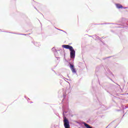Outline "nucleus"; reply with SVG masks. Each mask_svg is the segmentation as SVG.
<instances>
[{"label": "nucleus", "instance_id": "obj_1", "mask_svg": "<svg viewBox=\"0 0 128 128\" xmlns=\"http://www.w3.org/2000/svg\"><path fill=\"white\" fill-rule=\"evenodd\" d=\"M62 116H63V122H64V124L65 128H70V121H68V119L66 117V115H64V114H68V106H65L64 105L62 107Z\"/></svg>", "mask_w": 128, "mask_h": 128}, {"label": "nucleus", "instance_id": "obj_2", "mask_svg": "<svg viewBox=\"0 0 128 128\" xmlns=\"http://www.w3.org/2000/svg\"><path fill=\"white\" fill-rule=\"evenodd\" d=\"M62 48H66V50H69L70 52V58L74 59L76 58V50L74 49L72 46L67 44L62 45Z\"/></svg>", "mask_w": 128, "mask_h": 128}, {"label": "nucleus", "instance_id": "obj_3", "mask_svg": "<svg viewBox=\"0 0 128 128\" xmlns=\"http://www.w3.org/2000/svg\"><path fill=\"white\" fill-rule=\"evenodd\" d=\"M105 70L106 72V76H108V78H114V74H112V73L110 72V69L106 68V69Z\"/></svg>", "mask_w": 128, "mask_h": 128}, {"label": "nucleus", "instance_id": "obj_4", "mask_svg": "<svg viewBox=\"0 0 128 128\" xmlns=\"http://www.w3.org/2000/svg\"><path fill=\"white\" fill-rule=\"evenodd\" d=\"M60 51L62 52V50L60 49V50H56V49L55 48H52V52H54V56H55L56 58H60L56 57V56H58V52H60Z\"/></svg>", "mask_w": 128, "mask_h": 128}, {"label": "nucleus", "instance_id": "obj_5", "mask_svg": "<svg viewBox=\"0 0 128 128\" xmlns=\"http://www.w3.org/2000/svg\"><path fill=\"white\" fill-rule=\"evenodd\" d=\"M69 64H70V68L71 70L72 71V72L76 74V68H74V64H72V63L69 62Z\"/></svg>", "mask_w": 128, "mask_h": 128}, {"label": "nucleus", "instance_id": "obj_6", "mask_svg": "<svg viewBox=\"0 0 128 128\" xmlns=\"http://www.w3.org/2000/svg\"><path fill=\"white\" fill-rule=\"evenodd\" d=\"M116 7L117 8H122L124 6H122V4H116Z\"/></svg>", "mask_w": 128, "mask_h": 128}, {"label": "nucleus", "instance_id": "obj_7", "mask_svg": "<svg viewBox=\"0 0 128 128\" xmlns=\"http://www.w3.org/2000/svg\"><path fill=\"white\" fill-rule=\"evenodd\" d=\"M32 42L34 44V46H40V43L38 42Z\"/></svg>", "mask_w": 128, "mask_h": 128}, {"label": "nucleus", "instance_id": "obj_8", "mask_svg": "<svg viewBox=\"0 0 128 128\" xmlns=\"http://www.w3.org/2000/svg\"><path fill=\"white\" fill-rule=\"evenodd\" d=\"M99 24H112V23H102Z\"/></svg>", "mask_w": 128, "mask_h": 128}, {"label": "nucleus", "instance_id": "obj_9", "mask_svg": "<svg viewBox=\"0 0 128 128\" xmlns=\"http://www.w3.org/2000/svg\"><path fill=\"white\" fill-rule=\"evenodd\" d=\"M20 34L21 36H26V34Z\"/></svg>", "mask_w": 128, "mask_h": 128}, {"label": "nucleus", "instance_id": "obj_10", "mask_svg": "<svg viewBox=\"0 0 128 128\" xmlns=\"http://www.w3.org/2000/svg\"><path fill=\"white\" fill-rule=\"evenodd\" d=\"M96 38H100V37H98V36H96Z\"/></svg>", "mask_w": 128, "mask_h": 128}, {"label": "nucleus", "instance_id": "obj_11", "mask_svg": "<svg viewBox=\"0 0 128 128\" xmlns=\"http://www.w3.org/2000/svg\"><path fill=\"white\" fill-rule=\"evenodd\" d=\"M106 58H110V57H108V58H104V60H106Z\"/></svg>", "mask_w": 128, "mask_h": 128}, {"label": "nucleus", "instance_id": "obj_12", "mask_svg": "<svg viewBox=\"0 0 128 128\" xmlns=\"http://www.w3.org/2000/svg\"><path fill=\"white\" fill-rule=\"evenodd\" d=\"M123 8H124V9L128 8H127V7H124V8L123 7Z\"/></svg>", "mask_w": 128, "mask_h": 128}, {"label": "nucleus", "instance_id": "obj_13", "mask_svg": "<svg viewBox=\"0 0 128 128\" xmlns=\"http://www.w3.org/2000/svg\"><path fill=\"white\" fill-rule=\"evenodd\" d=\"M61 30L62 32H66L64 31V30Z\"/></svg>", "mask_w": 128, "mask_h": 128}, {"label": "nucleus", "instance_id": "obj_14", "mask_svg": "<svg viewBox=\"0 0 128 128\" xmlns=\"http://www.w3.org/2000/svg\"><path fill=\"white\" fill-rule=\"evenodd\" d=\"M110 78V80H112V78Z\"/></svg>", "mask_w": 128, "mask_h": 128}, {"label": "nucleus", "instance_id": "obj_15", "mask_svg": "<svg viewBox=\"0 0 128 128\" xmlns=\"http://www.w3.org/2000/svg\"><path fill=\"white\" fill-rule=\"evenodd\" d=\"M120 28H126V27H124V26H120Z\"/></svg>", "mask_w": 128, "mask_h": 128}, {"label": "nucleus", "instance_id": "obj_16", "mask_svg": "<svg viewBox=\"0 0 128 128\" xmlns=\"http://www.w3.org/2000/svg\"><path fill=\"white\" fill-rule=\"evenodd\" d=\"M128 108V106H126L125 108Z\"/></svg>", "mask_w": 128, "mask_h": 128}, {"label": "nucleus", "instance_id": "obj_17", "mask_svg": "<svg viewBox=\"0 0 128 128\" xmlns=\"http://www.w3.org/2000/svg\"><path fill=\"white\" fill-rule=\"evenodd\" d=\"M118 84V86L120 87V85H118V84Z\"/></svg>", "mask_w": 128, "mask_h": 128}, {"label": "nucleus", "instance_id": "obj_18", "mask_svg": "<svg viewBox=\"0 0 128 128\" xmlns=\"http://www.w3.org/2000/svg\"><path fill=\"white\" fill-rule=\"evenodd\" d=\"M101 108H104V107L102 106Z\"/></svg>", "mask_w": 128, "mask_h": 128}, {"label": "nucleus", "instance_id": "obj_19", "mask_svg": "<svg viewBox=\"0 0 128 128\" xmlns=\"http://www.w3.org/2000/svg\"><path fill=\"white\" fill-rule=\"evenodd\" d=\"M34 8H36V7H34Z\"/></svg>", "mask_w": 128, "mask_h": 128}, {"label": "nucleus", "instance_id": "obj_20", "mask_svg": "<svg viewBox=\"0 0 128 128\" xmlns=\"http://www.w3.org/2000/svg\"><path fill=\"white\" fill-rule=\"evenodd\" d=\"M110 126V124H109V125H108V126Z\"/></svg>", "mask_w": 128, "mask_h": 128}, {"label": "nucleus", "instance_id": "obj_21", "mask_svg": "<svg viewBox=\"0 0 128 128\" xmlns=\"http://www.w3.org/2000/svg\"><path fill=\"white\" fill-rule=\"evenodd\" d=\"M110 126V124H109V125H108V126Z\"/></svg>", "mask_w": 128, "mask_h": 128}, {"label": "nucleus", "instance_id": "obj_22", "mask_svg": "<svg viewBox=\"0 0 128 128\" xmlns=\"http://www.w3.org/2000/svg\"><path fill=\"white\" fill-rule=\"evenodd\" d=\"M90 37H92V36H90Z\"/></svg>", "mask_w": 128, "mask_h": 128}, {"label": "nucleus", "instance_id": "obj_23", "mask_svg": "<svg viewBox=\"0 0 128 128\" xmlns=\"http://www.w3.org/2000/svg\"><path fill=\"white\" fill-rule=\"evenodd\" d=\"M78 124H80V122H78Z\"/></svg>", "mask_w": 128, "mask_h": 128}]
</instances>
